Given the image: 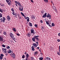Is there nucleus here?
Here are the masks:
<instances>
[{"label":"nucleus","mask_w":60,"mask_h":60,"mask_svg":"<svg viewBox=\"0 0 60 60\" xmlns=\"http://www.w3.org/2000/svg\"><path fill=\"white\" fill-rule=\"evenodd\" d=\"M47 13H45V14H44L42 16V18H46L47 17V18H49V19H51V16L49 14H48L47 16Z\"/></svg>","instance_id":"nucleus-1"},{"label":"nucleus","mask_w":60,"mask_h":60,"mask_svg":"<svg viewBox=\"0 0 60 60\" xmlns=\"http://www.w3.org/2000/svg\"><path fill=\"white\" fill-rule=\"evenodd\" d=\"M9 34L11 37V38L13 40H14L15 41H16L14 40V39L15 40V36H14V35H13V34H12L11 33H10Z\"/></svg>","instance_id":"nucleus-2"},{"label":"nucleus","mask_w":60,"mask_h":60,"mask_svg":"<svg viewBox=\"0 0 60 60\" xmlns=\"http://www.w3.org/2000/svg\"><path fill=\"white\" fill-rule=\"evenodd\" d=\"M10 55L12 57H13V58L15 57V54L13 52L11 54H10Z\"/></svg>","instance_id":"nucleus-3"},{"label":"nucleus","mask_w":60,"mask_h":60,"mask_svg":"<svg viewBox=\"0 0 60 60\" xmlns=\"http://www.w3.org/2000/svg\"><path fill=\"white\" fill-rule=\"evenodd\" d=\"M19 9V11H23V7L22 6H20Z\"/></svg>","instance_id":"nucleus-4"},{"label":"nucleus","mask_w":60,"mask_h":60,"mask_svg":"<svg viewBox=\"0 0 60 60\" xmlns=\"http://www.w3.org/2000/svg\"><path fill=\"white\" fill-rule=\"evenodd\" d=\"M59 52H57V54H58V55L59 56H60V45L59 46Z\"/></svg>","instance_id":"nucleus-5"},{"label":"nucleus","mask_w":60,"mask_h":60,"mask_svg":"<svg viewBox=\"0 0 60 60\" xmlns=\"http://www.w3.org/2000/svg\"><path fill=\"white\" fill-rule=\"evenodd\" d=\"M7 19H8V20L10 21L11 20V17H10V16L8 15L7 17Z\"/></svg>","instance_id":"nucleus-6"},{"label":"nucleus","mask_w":60,"mask_h":60,"mask_svg":"<svg viewBox=\"0 0 60 60\" xmlns=\"http://www.w3.org/2000/svg\"><path fill=\"white\" fill-rule=\"evenodd\" d=\"M46 23L47 25H48L50 27H52V26L50 25L49 24V22H48V21H46Z\"/></svg>","instance_id":"nucleus-7"},{"label":"nucleus","mask_w":60,"mask_h":60,"mask_svg":"<svg viewBox=\"0 0 60 60\" xmlns=\"http://www.w3.org/2000/svg\"><path fill=\"white\" fill-rule=\"evenodd\" d=\"M6 2H7L8 4L9 5V6H10V5H11V3L9 2V1H8V0H6Z\"/></svg>","instance_id":"nucleus-8"},{"label":"nucleus","mask_w":60,"mask_h":60,"mask_svg":"<svg viewBox=\"0 0 60 60\" xmlns=\"http://www.w3.org/2000/svg\"><path fill=\"white\" fill-rule=\"evenodd\" d=\"M34 37L36 41H39V39L36 37V36H35Z\"/></svg>","instance_id":"nucleus-9"},{"label":"nucleus","mask_w":60,"mask_h":60,"mask_svg":"<svg viewBox=\"0 0 60 60\" xmlns=\"http://www.w3.org/2000/svg\"><path fill=\"white\" fill-rule=\"evenodd\" d=\"M32 40L33 41L36 42V40H35V37L32 38Z\"/></svg>","instance_id":"nucleus-10"},{"label":"nucleus","mask_w":60,"mask_h":60,"mask_svg":"<svg viewBox=\"0 0 60 60\" xmlns=\"http://www.w3.org/2000/svg\"><path fill=\"white\" fill-rule=\"evenodd\" d=\"M3 23H4L5 22V20L6 19H5V17H3Z\"/></svg>","instance_id":"nucleus-11"},{"label":"nucleus","mask_w":60,"mask_h":60,"mask_svg":"<svg viewBox=\"0 0 60 60\" xmlns=\"http://www.w3.org/2000/svg\"><path fill=\"white\" fill-rule=\"evenodd\" d=\"M32 50V51H34V46H32L31 47Z\"/></svg>","instance_id":"nucleus-12"},{"label":"nucleus","mask_w":60,"mask_h":60,"mask_svg":"<svg viewBox=\"0 0 60 60\" xmlns=\"http://www.w3.org/2000/svg\"><path fill=\"white\" fill-rule=\"evenodd\" d=\"M45 60H51V59L49 57H46V58Z\"/></svg>","instance_id":"nucleus-13"},{"label":"nucleus","mask_w":60,"mask_h":60,"mask_svg":"<svg viewBox=\"0 0 60 60\" xmlns=\"http://www.w3.org/2000/svg\"><path fill=\"white\" fill-rule=\"evenodd\" d=\"M3 38L0 36V41H3Z\"/></svg>","instance_id":"nucleus-14"},{"label":"nucleus","mask_w":60,"mask_h":60,"mask_svg":"<svg viewBox=\"0 0 60 60\" xmlns=\"http://www.w3.org/2000/svg\"><path fill=\"white\" fill-rule=\"evenodd\" d=\"M31 35L30 33H29L28 34H27V36H28V37H30V36H31Z\"/></svg>","instance_id":"nucleus-15"},{"label":"nucleus","mask_w":60,"mask_h":60,"mask_svg":"<svg viewBox=\"0 0 60 60\" xmlns=\"http://www.w3.org/2000/svg\"><path fill=\"white\" fill-rule=\"evenodd\" d=\"M33 45L34 46V47H37V46H38V45H37L35 43H34L33 44Z\"/></svg>","instance_id":"nucleus-16"},{"label":"nucleus","mask_w":60,"mask_h":60,"mask_svg":"<svg viewBox=\"0 0 60 60\" xmlns=\"http://www.w3.org/2000/svg\"><path fill=\"white\" fill-rule=\"evenodd\" d=\"M29 18L28 17H26V19H27V21L28 22L29 21H30L29 20Z\"/></svg>","instance_id":"nucleus-17"},{"label":"nucleus","mask_w":60,"mask_h":60,"mask_svg":"<svg viewBox=\"0 0 60 60\" xmlns=\"http://www.w3.org/2000/svg\"><path fill=\"white\" fill-rule=\"evenodd\" d=\"M35 17V16L32 15V16H31V18H32V19H35V18H34Z\"/></svg>","instance_id":"nucleus-18"},{"label":"nucleus","mask_w":60,"mask_h":60,"mask_svg":"<svg viewBox=\"0 0 60 60\" xmlns=\"http://www.w3.org/2000/svg\"><path fill=\"white\" fill-rule=\"evenodd\" d=\"M26 58H28V57L29 56V55L28 53H27L26 55Z\"/></svg>","instance_id":"nucleus-19"},{"label":"nucleus","mask_w":60,"mask_h":60,"mask_svg":"<svg viewBox=\"0 0 60 60\" xmlns=\"http://www.w3.org/2000/svg\"><path fill=\"white\" fill-rule=\"evenodd\" d=\"M31 33H32L31 34H33V33H34V30L33 29H31Z\"/></svg>","instance_id":"nucleus-20"},{"label":"nucleus","mask_w":60,"mask_h":60,"mask_svg":"<svg viewBox=\"0 0 60 60\" xmlns=\"http://www.w3.org/2000/svg\"><path fill=\"white\" fill-rule=\"evenodd\" d=\"M11 50H9V51H8V53H11Z\"/></svg>","instance_id":"nucleus-21"},{"label":"nucleus","mask_w":60,"mask_h":60,"mask_svg":"<svg viewBox=\"0 0 60 60\" xmlns=\"http://www.w3.org/2000/svg\"><path fill=\"white\" fill-rule=\"evenodd\" d=\"M13 30L15 32L16 31V29L15 28H13Z\"/></svg>","instance_id":"nucleus-22"},{"label":"nucleus","mask_w":60,"mask_h":60,"mask_svg":"<svg viewBox=\"0 0 60 60\" xmlns=\"http://www.w3.org/2000/svg\"><path fill=\"white\" fill-rule=\"evenodd\" d=\"M43 59V58L42 57H40L39 58V60H42Z\"/></svg>","instance_id":"nucleus-23"},{"label":"nucleus","mask_w":60,"mask_h":60,"mask_svg":"<svg viewBox=\"0 0 60 60\" xmlns=\"http://www.w3.org/2000/svg\"><path fill=\"white\" fill-rule=\"evenodd\" d=\"M3 10L0 8V12H1V13L3 12Z\"/></svg>","instance_id":"nucleus-24"},{"label":"nucleus","mask_w":60,"mask_h":60,"mask_svg":"<svg viewBox=\"0 0 60 60\" xmlns=\"http://www.w3.org/2000/svg\"><path fill=\"white\" fill-rule=\"evenodd\" d=\"M46 3H48L49 1H48V0H43Z\"/></svg>","instance_id":"nucleus-25"},{"label":"nucleus","mask_w":60,"mask_h":60,"mask_svg":"<svg viewBox=\"0 0 60 60\" xmlns=\"http://www.w3.org/2000/svg\"><path fill=\"white\" fill-rule=\"evenodd\" d=\"M2 51H3V52H4V50H6V49H4V48H2Z\"/></svg>","instance_id":"nucleus-26"},{"label":"nucleus","mask_w":60,"mask_h":60,"mask_svg":"<svg viewBox=\"0 0 60 60\" xmlns=\"http://www.w3.org/2000/svg\"><path fill=\"white\" fill-rule=\"evenodd\" d=\"M52 26L53 27V26H55V24H54V23H52Z\"/></svg>","instance_id":"nucleus-27"},{"label":"nucleus","mask_w":60,"mask_h":60,"mask_svg":"<svg viewBox=\"0 0 60 60\" xmlns=\"http://www.w3.org/2000/svg\"><path fill=\"white\" fill-rule=\"evenodd\" d=\"M41 30H43V29H44V27L43 26H42L41 27Z\"/></svg>","instance_id":"nucleus-28"},{"label":"nucleus","mask_w":60,"mask_h":60,"mask_svg":"<svg viewBox=\"0 0 60 60\" xmlns=\"http://www.w3.org/2000/svg\"><path fill=\"white\" fill-rule=\"evenodd\" d=\"M29 25H30V26H32V23L31 22H30L29 23Z\"/></svg>","instance_id":"nucleus-29"},{"label":"nucleus","mask_w":60,"mask_h":60,"mask_svg":"<svg viewBox=\"0 0 60 60\" xmlns=\"http://www.w3.org/2000/svg\"><path fill=\"white\" fill-rule=\"evenodd\" d=\"M25 56L24 55H23L22 56V58H25Z\"/></svg>","instance_id":"nucleus-30"},{"label":"nucleus","mask_w":60,"mask_h":60,"mask_svg":"<svg viewBox=\"0 0 60 60\" xmlns=\"http://www.w3.org/2000/svg\"><path fill=\"white\" fill-rule=\"evenodd\" d=\"M3 17L2 16V14L0 13V18H2Z\"/></svg>","instance_id":"nucleus-31"},{"label":"nucleus","mask_w":60,"mask_h":60,"mask_svg":"<svg viewBox=\"0 0 60 60\" xmlns=\"http://www.w3.org/2000/svg\"><path fill=\"white\" fill-rule=\"evenodd\" d=\"M3 34H4V35H6V34H7L5 32H4Z\"/></svg>","instance_id":"nucleus-32"},{"label":"nucleus","mask_w":60,"mask_h":60,"mask_svg":"<svg viewBox=\"0 0 60 60\" xmlns=\"http://www.w3.org/2000/svg\"><path fill=\"white\" fill-rule=\"evenodd\" d=\"M6 48L7 49H9L10 48V47L9 46H8Z\"/></svg>","instance_id":"nucleus-33"},{"label":"nucleus","mask_w":60,"mask_h":60,"mask_svg":"<svg viewBox=\"0 0 60 60\" xmlns=\"http://www.w3.org/2000/svg\"><path fill=\"white\" fill-rule=\"evenodd\" d=\"M21 15H22V16H24V13H22V12H21Z\"/></svg>","instance_id":"nucleus-34"},{"label":"nucleus","mask_w":60,"mask_h":60,"mask_svg":"<svg viewBox=\"0 0 60 60\" xmlns=\"http://www.w3.org/2000/svg\"><path fill=\"white\" fill-rule=\"evenodd\" d=\"M3 57L1 56H0V59L1 60V59H3Z\"/></svg>","instance_id":"nucleus-35"},{"label":"nucleus","mask_w":60,"mask_h":60,"mask_svg":"<svg viewBox=\"0 0 60 60\" xmlns=\"http://www.w3.org/2000/svg\"><path fill=\"white\" fill-rule=\"evenodd\" d=\"M2 46L3 47H4V48H5V45H2Z\"/></svg>","instance_id":"nucleus-36"},{"label":"nucleus","mask_w":60,"mask_h":60,"mask_svg":"<svg viewBox=\"0 0 60 60\" xmlns=\"http://www.w3.org/2000/svg\"><path fill=\"white\" fill-rule=\"evenodd\" d=\"M0 55L1 56H4V54H0Z\"/></svg>","instance_id":"nucleus-37"},{"label":"nucleus","mask_w":60,"mask_h":60,"mask_svg":"<svg viewBox=\"0 0 60 60\" xmlns=\"http://www.w3.org/2000/svg\"><path fill=\"white\" fill-rule=\"evenodd\" d=\"M38 54V52H35L34 53V54H35H35Z\"/></svg>","instance_id":"nucleus-38"},{"label":"nucleus","mask_w":60,"mask_h":60,"mask_svg":"<svg viewBox=\"0 0 60 60\" xmlns=\"http://www.w3.org/2000/svg\"><path fill=\"white\" fill-rule=\"evenodd\" d=\"M31 60H34V58L33 57H31Z\"/></svg>","instance_id":"nucleus-39"},{"label":"nucleus","mask_w":60,"mask_h":60,"mask_svg":"<svg viewBox=\"0 0 60 60\" xmlns=\"http://www.w3.org/2000/svg\"><path fill=\"white\" fill-rule=\"evenodd\" d=\"M40 23H43V22L41 20H40Z\"/></svg>","instance_id":"nucleus-40"},{"label":"nucleus","mask_w":60,"mask_h":60,"mask_svg":"<svg viewBox=\"0 0 60 60\" xmlns=\"http://www.w3.org/2000/svg\"><path fill=\"white\" fill-rule=\"evenodd\" d=\"M0 20H1V21L2 22H3V19L2 18L0 19Z\"/></svg>","instance_id":"nucleus-41"},{"label":"nucleus","mask_w":60,"mask_h":60,"mask_svg":"<svg viewBox=\"0 0 60 60\" xmlns=\"http://www.w3.org/2000/svg\"><path fill=\"white\" fill-rule=\"evenodd\" d=\"M11 10L12 11H13V12L14 11V10L12 8H11Z\"/></svg>","instance_id":"nucleus-42"},{"label":"nucleus","mask_w":60,"mask_h":60,"mask_svg":"<svg viewBox=\"0 0 60 60\" xmlns=\"http://www.w3.org/2000/svg\"><path fill=\"white\" fill-rule=\"evenodd\" d=\"M34 26H35V27H37V26H38V25H37V24H35L34 25Z\"/></svg>","instance_id":"nucleus-43"},{"label":"nucleus","mask_w":60,"mask_h":60,"mask_svg":"<svg viewBox=\"0 0 60 60\" xmlns=\"http://www.w3.org/2000/svg\"><path fill=\"white\" fill-rule=\"evenodd\" d=\"M16 34L17 35H18V36H20V34H19V33H17Z\"/></svg>","instance_id":"nucleus-44"},{"label":"nucleus","mask_w":60,"mask_h":60,"mask_svg":"<svg viewBox=\"0 0 60 60\" xmlns=\"http://www.w3.org/2000/svg\"><path fill=\"white\" fill-rule=\"evenodd\" d=\"M34 34H35V33H34H34H33L32 34H32V35L33 36V35Z\"/></svg>","instance_id":"nucleus-45"},{"label":"nucleus","mask_w":60,"mask_h":60,"mask_svg":"<svg viewBox=\"0 0 60 60\" xmlns=\"http://www.w3.org/2000/svg\"><path fill=\"white\" fill-rule=\"evenodd\" d=\"M18 5H19V6H21V5L20 4V3H19Z\"/></svg>","instance_id":"nucleus-46"},{"label":"nucleus","mask_w":60,"mask_h":60,"mask_svg":"<svg viewBox=\"0 0 60 60\" xmlns=\"http://www.w3.org/2000/svg\"><path fill=\"white\" fill-rule=\"evenodd\" d=\"M18 18H19V19H21V17L20 16Z\"/></svg>","instance_id":"nucleus-47"},{"label":"nucleus","mask_w":60,"mask_h":60,"mask_svg":"<svg viewBox=\"0 0 60 60\" xmlns=\"http://www.w3.org/2000/svg\"><path fill=\"white\" fill-rule=\"evenodd\" d=\"M4 53H7V52L6 51V50H4Z\"/></svg>","instance_id":"nucleus-48"},{"label":"nucleus","mask_w":60,"mask_h":60,"mask_svg":"<svg viewBox=\"0 0 60 60\" xmlns=\"http://www.w3.org/2000/svg\"><path fill=\"white\" fill-rule=\"evenodd\" d=\"M12 14H13V15H14L15 14V13L14 12H13L12 13Z\"/></svg>","instance_id":"nucleus-49"},{"label":"nucleus","mask_w":60,"mask_h":60,"mask_svg":"<svg viewBox=\"0 0 60 60\" xmlns=\"http://www.w3.org/2000/svg\"><path fill=\"white\" fill-rule=\"evenodd\" d=\"M36 42L37 43V44H38L37 45L38 46V42H37V41H36Z\"/></svg>","instance_id":"nucleus-50"},{"label":"nucleus","mask_w":60,"mask_h":60,"mask_svg":"<svg viewBox=\"0 0 60 60\" xmlns=\"http://www.w3.org/2000/svg\"><path fill=\"white\" fill-rule=\"evenodd\" d=\"M31 2H32V3H34V1H33V0H31Z\"/></svg>","instance_id":"nucleus-51"},{"label":"nucleus","mask_w":60,"mask_h":60,"mask_svg":"<svg viewBox=\"0 0 60 60\" xmlns=\"http://www.w3.org/2000/svg\"><path fill=\"white\" fill-rule=\"evenodd\" d=\"M60 40L59 39H58L57 40V41H58V42H60Z\"/></svg>","instance_id":"nucleus-52"},{"label":"nucleus","mask_w":60,"mask_h":60,"mask_svg":"<svg viewBox=\"0 0 60 60\" xmlns=\"http://www.w3.org/2000/svg\"><path fill=\"white\" fill-rule=\"evenodd\" d=\"M24 17L25 19H26V16L24 15L23 16Z\"/></svg>","instance_id":"nucleus-53"},{"label":"nucleus","mask_w":60,"mask_h":60,"mask_svg":"<svg viewBox=\"0 0 60 60\" xmlns=\"http://www.w3.org/2000/svg\"><path fill=\"white\" fill-rule=\"evenodd\" d=\"M1 6H2V7H4V4H2L1 5Z\"/></svg>","instance_id":"nucleus-54"},{"label":"nucleus","mask_w":60,"mask_h":60,"mask_svg":"<svg viewBox=\"0 0 60 60\" xmlns=\"http://www.w3.org/2000/svg\"><path fill=\"white\" fill-rule=\"evenodd\" d=\"M24 54H25V55H26V52H25Z\"/></svg>","instance_id":"nucleus-55"},{"label":"nucleus","mask_w":60,"mask_h":60,"mask_svg":"<svg viewBox=\"0 0 60 60\" xmlns=\"http://www.w3.org/2000/svg\"><path fill=\"white\" fill-rule=\"evenodd\" d=\"M2 32V30H0V34H1V33H1Z\"/></svg>","instance_id":"nucleus-56"},{"label":"nucleus","mask_w":60,"mask_h":60,"mask_svg":"<svg viewBox=\"0 0 60 60\" xmlns=\"http://www.w3.org/2000/svg\"><path fill=\"white\" fill-rule=\"evenodd\" d=\"M5 55H6V56H8V53H6L5 54Z\"/></svg>","instance_id":"nucleus-57"},{"label":"nucleus","mask_w":60,"mask_h":60,"mask_svg":"<svg viewBox=\"0 0 60 60\" xmlns=\"http://www.w3.org/2000/svg\"><path fill=\"white\" fill-rule=\"evenodd\" d=\"M18 17H20V15H19L18 14Z\"/></svg>","instance_id":"nucleus-58"},{"label":"nucleus","mask_w":60,"mask_h":60,"mask_svg":"<svg viewBox=\"0 0 60 60\" xmlns=\"http://www.w3.org/2000/svg\"><path fill=\"white\" fill-rule=\"evenodd\" d=\"M15 3H16H16H17V1H15Z\"/></svg>","instance_id":"nucleus-59"},{"label":"nucleus","mask_w":60,"mask_h":60,"mask_svg":"<svg viewBox=\"0 0 60 60\" xmlns=\"http://www.w3.org/2000/svg\"><path fill=\"white\" fill-rule=\"evenodd\" d=\"M58 36H60V33H59L58 34Z\"/></svg>","instance_id":"nucleus-60"},{"label":"nucleus","mask_w":60,"mask_h":60,"mask_svg":"<svg viewBox=\"0 0 60 60\" xmlns=\"http://www.w3.org/2000/svg\"><path fill=\"white\" fill-rule=\"evenodd\" d=\"M19 3L17 2H16V4H19Z\"/></svg>","instance_id":"nucleus-61"},{"label":"nucleus","mask_w":60,"mask_h":60,"mask_svg":"<svg viewBox=\"0 0 60 60\" xmlns=\"http://www.w3.org/2000/svg\"><path fill=\"white\" fill-rule=\"evenodd\" d=\"M39 51L40 52H41V50L40 49L39 50Z\"/></svg>","instance_id":"nucleus-62"},{"label":"nucleus","mask_w":60,"mask_h":60,"mask_svg":"<svg viewBox=\"0 0 60 60\" xmlns=\"http://www.w3.org/2000/svg\"><path fill=\"white\" fill-rule=\"evenodd\" d=\"M36 37H37V38L38 37H39V36H36Z\"/></svg>","instance_id":"nucleus-63"},{"label":"nucleus","mask_w":60,"mask_h":60,"mask_svg":"<svg viewBox=\"0 0 60 60\" xmlns=\"http://www.w3.org/2000/svg\"><path fill=\"white\" fill-rule=\"evenodd\" d=\"M6 58H4V60H6Z\"/></svg>","instance_id":"nucleus-64"}]
</instances>
